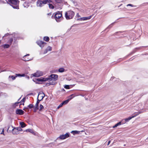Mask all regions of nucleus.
I'll list each match as a JSON object with an SVG mask.
<instances>
[{
  "instance_id": "obj_33",
  "label": "nucleus",
  "mask_w": 148,
  "mask_h": 148,
  "mask_svg": "<svg viewBox=\"0 0 148 148\" xmlns=\"http://www.w3.org/2000/svg\"><path fill=\"white\" fill-rule=\"evenodd\" d=\"M25 97H24L22 99V100L20 102H19V103H23V105H24V102L25 101Z\"/></svg>"
},
{
  "instance_id": "obj_22",
  "label": "nucleus",
  "mask_w": 148,
  "mask_h": 148,
  "mask_svg": "<svg viewBox=\"0 0 148 148\" xmlns=\"http://www.w3.org/2000/svg\"><path fill=\"white\" fill-rule=\"evenodd\" d=\"M55 85V83L53 82H52L50 81H49V83H47L46 84L45 86H48L50 85Z\"/></svg>"
},
{
  "instance_id": "obj_8",
  "label": "nucleus",
  "mask_w": 148,
  "mask_h": 148,
  "mask_svg": "<svg viewBox=\"0 0 148 148\" xmlns=\"http://www.w3.org/2000/svg\"><path fill=\"white\" fill-rule=\"evenodd\" d=\"M37 43L38 45L41 48H42L45 45H46V43L41 40H38L37 41Z\"/></svg>"
},
{
  "instance_id": "obj_62",
  "label": "nucleus",
  "mask_w": 148,
  "mask_h": 148,
  "mask_svg": "<svg viewBox=\"0 0 148 148\" xmlns=\"http://www.w3.org/2000/svg\"><path fill=\"white\" fill-rule=\"evenodd\" d=\"M124 146H125V145H124Z\"/></svg>"
},
{
  "instance_id": "obj_2",
  "label": "nucleus",
  "mask_w": 148,
  "mask_h": 148,
  "mask_svg": "<svg viewBox=\"0 0 148 148\" xmlns=\"http://www.w3.org/2000/svg\"><path fill=\"white\" fill-rule=\"evenodd\" d=\"M74 15L73 11L70 10L65 12V16L66 19L69 20L73 18Z\"/></svg>"
},
{
  "instance_id": "obj_58",
  "label": "nucleus",
  "mask_w": 148,
  "mask_h": 148,
  "mask_svg": "<svg viewBox=\"0 0 148 148\" xmlns=\"http://www.w3.org/2000/svg\"><path fill=\"white\" fill-rule=\"evenodd\" d=\"M122 5V4H121L119 6H118V7H119H119H120L121 6V5Z\"/></svg>"
},
{
  "instance_id": "obj_48",
  "label": "nucleus",
  "mask_w": 148,
  "mask_h": 148,
  "mask_svg": "<svg viewBox=\"0 0 148 148\" xmlns=\"http://www.w3.org/2000/svg\"><path fill=\"white\" fill-rule=\"evenodd\" d=\"M16 77H19V76L21 77V74H16Z\"/></svg>"
},
{
  "instance_id": "obj_55",
  "label": "nucleus",
  "mask_w": 148,
  "mask_h": 148,
  "mask_svg": "<svg viewBox=\"0 0 148 148\" xmlns=\"http://www.w3.org/2000/svg\"><path fill=\"white\" fill-rule=\"evenodd\" d=\"M25 76V74H21V77H24Z\"/></svg>"
},
{
  "instance_id": "obj_1",
  "label": "nucleus",
  "mask_w": 148,
  "mask_h": 148,
  "mask_svg": "<svg viewBox=\"0 0 148 148\" xmlns=\"http://www.w3.org/2000/svg\"><path fill=\"white\" fill-rule=\"evenodd\" d=\"M7 3L15 9H19V1L18 0H5Z\"/></svg>"
},
{
  "instance_id": "obj_14",
  "label": "nucleus",
  "mask_w": 148,
  "mask_h": 148,
  "mask_svg": "<svg viewBox=\"0 0 148 148\" xmlns=\"http://www.w3.org/2000/svg\"><path fill=\"white\" fill-rule=\"evenodd\" d=\"M143 46L140 47H137L135 48L130 53V54L131 55L132 54L134 53H135L137 51V50H140L141 49V48L142 47H143Z\"/></svg>"
},
{
  "instance_id": "obj_40",
  "label": "nucleus",
  "mask_w": 148,
  "mask_h": 148,
  "mask_svg": "<svg viewBox=\"0 0 148 148\" xmlns=\"http://www.w3.org/2000/svg\"><path fill=\"white\" fill-rule=\"evenodd\" d=\"M55 1L59 3H60L62 2V1L61 0H55Z\"/></svg>"
},
{
  "instance_id": "obj_25",
  "label": "nucleus",
  "mask_w": 148,
  "mask_h": 148,
  "mask_svg": "<svg viewBox=\"0 0 148 148\" xmlns=\"http://www.w3.org/2000/svg\"><path fill=\"white\" fill-rule=\"evenodd\" d=\"M13 39L12 38H11L8 41V43L11 45L13 41Z\"/></svg>"
},
{
  "instance_id": "obj_39",
  "label": "nucleus",
  "mask_w": 148,
  "mask_h": 148,
  "mask_svg": "<svg viewBox=\"0 0 148 148\" xmlns=\"http://www.w3.org/2000/svg\"><path fill=\"white\" fill-rule=\"evenodd\" d=\"M43 108H44V107H43V106H42L41 104L40 105L39 111H41L42 110V109Z\"/></svg>"
},
{
  "instance_id": "obj_47",
  "label": "nucleus",
  "mask_w": 148,
  "mask_h": 148,
  "mask_svg": "<svg viewBox=\"0 0 148 148\" xmlns=\"http://www.w3.org/2000/svg\"><path fill=\"white\" fill-rule=\"evenodd\" d=\"M10 35V34L9 33H6L5 34L4 36L3 37V38L4 37H6Z\"/></svg>"
},
{
  "instance_id": "obj_12",
  "label": "nucleus",
  "mask_w": 148,
  "mask_h": 148,
  "mask_svg": "<svg viewBox=\"0 0 148 148\" xmlns=\"http://www.w3.org/2000/svg\"><path fill=\"white\" fill-rule=\"evenodd\" d=\"M30 3H32V1H29L28 0L27 1H25L23 4V5L25 8H27L29 5Z\"/></svg>"
},
{
  "instance_id": "obj_19",
  "label": "nucleus",
  "mask_w": 148,
  "mask_h": 148,
  "mask_svg": "<svg viewBox=\"0 0 148 148\" xmlns=\"http://www.w3.org/2000/svg\"><path fill=\"white\" fill-rule=\"evenodd\" d=\"M38 109V104L36 103L34 108V112H36V110Z\"/></svg>"
},
{
  "instance_id": "obj_56",
  "label": "nucleus",
  "mask_w": 148,
  "mask_h": 148,
  "mask_svg": "<svg viewBox=\"0 0 148 148\" xmlns=\"http://www.w3.org/2000/svg\"><path fill=\"white\" fill-rule=\"evenodd\" d=\"M110 140H109L108 142V144H107V145H109V144H110Z\"/></svg>"
},
{
  "instance_id": "obj_34",
  "label": "nucleus",
  "mask_w": 148,
  "mask_h": 148,
  "mask_svg": "<svg viewBox=\"0 0 148 148\" xmlns=\"http://www.w3.org/2000/svg\"><path fill=\"white\" fill-rule=\"evenodd\" d=\"M43 79H42V77H40V78H37V81L38 82H43V80H42Z\"/></svg>"
},
{
  "instance_id": "obj_32",
  "label": "nucleus",
  "mask_w": 148,
  "mask_h": 148,
  "mask_svg": "<svg viewBox=\"0 0 148 148\" xmlns=\"http://www.w3.org/2000/svg\"><path fill=\"white\" fill-rule=\"evenodd\" d=\"M45 4H47V3H50L52 1L51 0H45Z\"/></svg>"
},
{
  "instance_id": "obj_27",
  "label": "nucleus",
  "mask_w": 148,
  "mask_h": 148,
  "mask_svg": "<svg viewBox=\"0 0 148 148\" xmlns=\"http://www.w3.org/2000/svg\"><path fill=\"white\" fill-rule=\"evenodd\" d=\"M10 45L9 44H5L3 45L2 46L4 48H8L10 47Z\"/></svg>"
},
{
  "instance_id": "obj_50",
  "label": "nucleus",
  "mask_w": 148,
  "mask_h": 148,
  "mask_svg": "<svg viewBox=\"0 0 148 148\" xmlns=\"http://www.w3.org/2000/svg\"><path fill=\"white\" fill-rule=\"evenodd\" d=\"M26 109H28V108L26 107H25L23 109V110H25V111H26Z\"/></svg>"
},
{
  "instance_id": "obj_24",
  "label": "nucleus",
  "mask_w": 148,
  "mask_h": 148,
  "mask_svg": "<svg viewBox=\"0 0 148 148\" xmlns=\"http://www.w3.org/2000/svg\"><path fill=\"white\" fill-rule=\"evenodd\" d=\"M41 92V93H42V94H41V95H39V97L41 98V100H42L43 99L44 97H45V95L43 92Z\"/></svg>"
},
{
  "instance_id": "obj_15",
  "label": "nucleus",
  "mask_w": 148,
  "mask_h": 148,
  "mask_svg": "<svg viewBox=\"0 0 148 148\" xmlns=\"http://www.w3.org/2000/svg\"><path fill=\"white\" fill-rule=\"evenodd\" d=\"M12 133L14 135L17 134L19 133V132L18 131L16 127H14L12 130Z\"/></svg>"
},
{
  "instance_id": "obj_21",
  "label": "nucleus",
  "mask_w": 148,
  "mask_h": 148,
  "mask_svg": "<svg viewBox=\"0 0 148 148\" xmlns=\"http://www.w3.org/2000/svg\"><path fill=\"white\" fill-rule=\"evenodd\" d=\"M123 121V120L122 121H121V122H119V123H117L113 127V128H115V127H117V126H119V125H120L121 124H122V123Z\"/></svg>"
},
{
  "instance_id": "obj_49",
  "label": "nucleus",
  "mask_w": 148,
  "mask_h": 148,
  "mask_svg": "<svg viewBox=\"0 0 148 148\" xmlns=\"http://www.w3.org/2000/svg\"><path fill=\"white\" fill-rule=\"evenodd\" d=\"M48 51H47V49H46L44 52V54L46 53Z\"/></svg>"
},
{
  "instance_id": "obj_51",
  "label": "nucleus",
  "mask_w": 148,
  "mask_h": 148,
  "mask_svg": "<svg viewBox=\"0 0 148 148\" xmlns=\"http://www.w3.org/2000/svg\"><path fill=\"white\" fill-rule=\"evenodd\" d=\"M28 1H32V3H33L35 1V0H28Z\"/></svg>"
},
{
  "instance_id": "obj_31",
  "label": "nucleus",
  "mask_w": 148,
  "mask_h": 148,
  "mask_svg": "<svg viewBox=\"0 0 148 148\" xmlns=\"http://www.w3.org/2000/svg\"><path fill=\"white\" fill-rule=\"evenodd\" d=\"M27 107H28V108L29 109H31L34 107L33 106V104H29L27 106Z\"/></svg>"
},
{
  "instance_id": "obj_53",
  "label": "nucleus",
  "mask_w": 148,
  "mask_h": 148,
  "mask_svg": "<svg viewBox=\"0 0 148 148\" xmlns=\"http://www.w3.org/2000/svg\"><path fill=\"white\" fill-rule=\"evenodd\" d=\"M77 17H80V15H79L78 13H77Z\"/></svg>"
},
{
  "instance_id": "obj_36",
  "label": "nucleus",
  "mask_w": 148,
  "mask_h": 148,
  "mask_svg": "<svg viewBox=\"0 0 148 148\" xmlns=\"http://www.w3.org/2000/svg\"><path fill=\"white\" fill-rule=\"evenodd\" d=\"M16 77V76L15 77L13 75H10L9 77V78L11 77L13 80H14L15 79Z\"/></svg>"
},
{
  "instance_id": "obj_7",
  "label": "nucleus",
  "mask_w": 148,
  "mask_h": 148,
  "mask_svg": "<svg viewBox=\"0 0 148 148\" xmlns=\"http://www.w3.org/2000/svg\"><path fill=\"white\" fill-rule=\"evenodd\" d=\"M43 73L41 71H37L36 72L34 73L33 75L34 77H39L42 75Z\"/></svg>"
},
{
  "instance_id": "obj_5",
  "label": "nucleus",
  "mask_w": 148,
  "mask_h": 148,
  "mask_svg": "<svg viewBox=\"0 0 148 148\" xmlns=\"http://www.w3.org/2000/svg\"><path fill=\"white\" fill-rule=\"evenodd\" d=\"M45 4H46L45 0H43V1L38 0L36 3V6L37 7H42Z\"/></svg>"
},
{
  "instance_id": "obj_13",
  "label": "nucleus",
  "mask_w": 148,
  "mask_h": 148,
  "mask_svg": "<svg viewBox=\"0 0 148 148\" xmlns=\"http://www.w3.org/2000/svg\"><path fill=\"white\" fill-rule=\"evenodd\" d=\"M92 17L91 16H89L88 17H83L82 18H79L77 19V20H80V21H84V20H86L88 19H90Z\"/></svg>"
},
{
  "instance_id": "obj_16",
  "label": "nucleus",
  "mask_w": 148,
  "mask_h": 148,
  "mask_svg": "<svg viewBox=\"0 0 148 148\" xmlns=\"http://www.w3.org/2000/svg\"><path fill=\"white\" fill-rule=\"evenodd\" d=\"M73 97H71L70 98H69V99H68L67 100H65L62 103L63 105H65V104H67L68 102H69V101L71 100V99H73Z\"/></svg>"
},
{
  "instance_id": "obj_54",
  "label": "nucleus",
  "mask_w": 148,
  "mask_h": 148,
  "mask_svg": "<svg viewBox=\"0 0 148 148\" xmlns=\"http://www.w3.org/2000/svg\"><path fill=\"white\" fill-rule=\"evenodd\" d=\"M47 15L48 16H50L51 15V13H49L47 14Z\"/></svg>"
},
{
  "instance_id": "obj_17",
  "label": "nucleus",
  "mask_w": 148,
  "mask_h": 148,
  "mask_svg": "<svg viewBox=\"0 0 148 148\" xmlns=\"http://www.w3.org/2000/svg\"><path fill=\"white\" fill-rule=\"evenodd\" d=\"M25 131L26 132H28L31 133L32 134L35 135V133L34 131L33 130H32L31 129H28L26 130Z\"/></svg>"
},
{
  "instance_id": "obj_35",
  "label": "nucleus",
  "mask_w": 148,
  "mask_h": 148,
  "mask_svg": "<svg viewBox=\"0 0 148 148\" xmlns=\"http://www.w3.org/2000/svg\"><path fill=\"white\" fill-rule=\"evenodd\" d=\"M52 47L49 46L47 47L46 49H47V51H51L52 50Z\"/></svg>"
},
{
  "instance_id": "obj_26",
  "label": "nucleus",
  "mask_w": 148,
  "mask_h": 148,
  "mask_svg": "<svg viewBox=\"0 0 148 148\" xmlns=\"http://www.w3.org/2000/svg\"><path fill=\"white\" fill-rule=\"evenodd\" d=\"M43 40L46 41L48 42L49 40V38L48 36H45L43 38Z\"/></svg>"
},
{
  "instance_id": "obj_6",
  "label": "nucleus",
  "mask_w": 148,
  "mask_h": 148,
  "mask_svg": "<svg viewBox=\"0 0 148 148\" xmlns=\"http://www.w3.org/2000/svg\"><path fill=\"white\" fill-rule=\"evenodd\" d=\"M69 136V133H66L65 134H62L58 138L61 140L64 139Z\"/></svg>"
},
{
  "instance_id": "obj_57",
  "label": "nucleus",
  "mask_w": 148,
  "mask_h": 148,
  "mask_svg": "<svg viewBox=\"0 0 148 148\" xmlns=\"http://www.w3.org/2000/svg\"><path fill=\"white\" fill-rule=\"evenodd\" d=\"M26 77H27V78L28 79H29V76H27H27H26Z\"/></svg>"
},
{
  "instance_id": "obj_41",
  "label": "nucleus",
  "mask_w": 148,
  "mask_h": 148,
  "mask_svg": "<svg viewBox=\"0 0 148 148\" xmlns=\"http://www.w3.org/2000/svg\"><path fill=\"white\" fill-rule=\"evenodd\" d=\"M127 6H131L132 7H136V5H133L132 4H127Z\"/></svg>"
},
{
  "instance_id": "obj_42",
  "label": "nucleus",
  "mask_w": 148,
  "mask_h": 148,
  "mask_svg": "<svg viewBox=\"0 0 148 148\" xmlns=\"http://www.w3.org/2000/svg\"><path fill=\"white\" fill-rule=\"evenodd\" d=\"M114 23H112V24H111L110 25L107 27V28H110L111 27H112V26L113 25Z\"/></svg>"
},
{
  "instance_id": "obj_18",
  "label": "nucleus",
  "mask_w": 148,
  "mask_h": 148,
  "mask_svg": "<svg viewBox=\"0 0 148 148\" xmlns=\"http://www.w3.org/2000/svg\"><path fill=\"white\" fill-rule=\"evenodd\" d=\"M41 94H42V93H41L40 92H39V94H38V96L37 98V100L36 103V104H38L39 105V103L40 101H41L42 100L41 99L39 100L38 99V97H39V96L40 95H41Z\"/></svg>"
},
{
  "instance_id": "obj_3",
  "label": "nucleus",
  "mask_w": 148,
  "mask_h": 148,
  "mask_svg": "<svg viewBox=\"0 0 148 148\" xmlns=\"http://www.w3.org/2000/svg\"><path fill=\"white\" fill-rule=\"evenodd\" d=\"M49 81L55 83V85L56 83V81L57 80L58 75L55 74H51L49 76Z\"/></svg>"
},
{
  "instance_id": "obj_10",
  "label": "nucleus",
  "mask_w": 148,
  "mask_h": 148,
  "mask_svg": "<svg viewBox=\"0 0 148 148\" xmlns=\"http://www.w3.org/2000/svg\"><path fill=\"white\" fill-rule=\"evenodd\" d=\"M16 114L19 115H23L24 113V111L21 109H17L16 111Z\"/></svg>"
},
{
  "instance_id": "obj_29",
  "label": "nucleus",
  "mask_w": 148,
  "mask_h": 148,
  "mask_svg": "<svg viewBox=\"0 0 148 148\" xmlns=\"http://www.w3.org/2000/svg\"><path fill=\"white\" fill-rule=\"evenodd\" d=\"M49 6L50 9H53L54 8V6L52 4L49 3Z\"/></svg>"
},
{
  "instance_id": "obj_4",
  "label": "nucleus",
  "mask_w": 148,
  "mask_h": 148,
  "mask_svg": "<svg viewBox=\"0 0 148 148\" xmlns=\"http://www.w3.org/2000/svg\"><path fill=\"white\" fill-rule=\"evenodd\" d=\"M62 14L60 12H58L55 14V18L56 21L58 22H60L62 20L61 19Z\"/></svg>"
},
{
  "instance_id": "obj_52",
  "label": "nucleus",
  "mask_w": 148,
  "mask_h": 148,
  "mask_svg": "<svg viewBox=\"0 0 148 148\" xmlns=\"http://www.w3.org/2000/svg\"><path fill=\"white\" fill-rule=\"evenodd\" d=\"M1 134L4 135V130L3 129V130Z\"/></svg>"
},
{
  "instance_id": "obj_9",
  "label": "nucleus",
  "mask_w": 148,
  "mask_h": 148,
  "mask_svg": "<svg viewBox=\"0 0 148 148\" xmlns=\"http://www.w3.org/2000/svg\"><path fill=\"white\" fill-rule=\"evenodd\" d=\"M29 56V54H27L24 56L23 57V59L22 60L25 61H28L31 60H32L31 58L28 57L27 56Z\"/></svg>"
},
{
  "instance_id": "obj_45",
  "label": "nucleus",
  "mask_w": 148,
  "mask_h": 148,
  "mask_svg": "<svg viewBox=\"0 0 148 148\" xmlns=\"http://www.w3.org/2000/svg\"><path fill=\"white\" fill-rule=\"evenodd\" d=\"M33 81L35 82H36V84H38V82H36V81H37V78H35V79H33Z\"/></svg>"
},
{
  "instance_id": "obj_11",
  "label": "nucleus",
  "mask_w": 148,
  "mask_h": 148,
  "mask_svg": "<svg viewBox=\"0 0 148 148\" xmlns=\"http://www.w3.org/2000/svg\"><path fill=\"white\" fill-rule=\"evenodd\" d=\"M138 114H137L131 117H129L128 118H126L123 121L122 124H123L125 123L126 122L130 120L132 118H133L135 117L136 116H137Z\"/></svg>"
},
{
  "instance_id": "obj_60",
  "label": "nucleus",
  "mask_w": 148,
  "mask_h": 148,
  "mask_svg": "<svg viewBox=\"0 0 148 148\" xmlns=\"http://www.w3.org/2000/svg\"><path fill=\"white\" fill-rule=\"evenodd\" d=\"M1 40H0V43H1Z\"/></svg>"
},
{
  "instance_id": "obj_23",
  "label": "nucleus",
  "mask_w": 148,
  "mask_h": 148,
  "mask_svg": "<svg viewBox=\"0 0 148 148\" xmlns=\"http://www.w3.org/2000/svg\"><path fill=\"white\" fill-rule=\"evenodd\" d=\"M80 132V131H78L75 130V131H72L71 133L73 134V135H75L77 134H79V132Z\"/></svg>"
},
{
  "instance_id": "obj_20",
  "label": "nucleus",
  "mask_w": 148,
  "mask_h": 148,
  "mask_svg": "<svg viewBox=\"0 0 148 148\" xmlns=\"http://www.w3.org/2000/svg\"><path fill=\"white\" fill-rule=\"evenodd\" d=\"M20 125L21 127L23 128L25 127L26 124L23 122H20Z\"/></svg>"
},
{
  "instance_id": "obj_38",
  "label": "nucleus",
  "mask_w": 148,
  "mask_h": 148,
  "mask_svg": "<svg viewBox=\"0 0 148 148\" xmlns=\"http://www.w3.org/2000/svg\"><path fill=\"white\" fill-rule=\"evenodd\" d=\"M16 128L18 132H19V131H21L23 130L22 129L21 127H17Z\"/></svg>"
},
{
  "instance_id": "obj_61",
  "label": "nucleus",
  "mask_w": 148,
  "mask_h": 148,
  "mask_svg": "<svg viewBox=\"0 0 148 148\" xmlns=\"http://www.w3.org/2000/svg\"><path fill=\"white\" fill-rule=\"evenodd\" d=\"M9 127H8V130L9 129Z\"/></svg>"
},
{
  "instance_id": "obj_46",
  "label": "nucleus",
  "mask_w": 148,
  "mask_h": 148,
  "mask_svg": "<svg viewBox=\"0 0 148 148\" xmlns=\"http://www.w3.org/2000/svg\"><path fill=\"white\" fill-rule=\"evenodd\" d=\"M75 96V94H72L71 95H70L69 96V98L71 97H73V98H74Z\"/></svg>"
},
{
  "instance_id": "obj_44",
  "label": "nucleus",
  "mask_w": 148,
  "mask_h": 148,
  "mask_svg": "<svg viewBox=\"0 0 148 148\" xmlns=\"http://www.w3.org/2000/svg\"><path fill=\"white\" fill-rule=\"evenodd\" d=\"M63 105V104L62 103H61L60 105H59V106L58 107V108L59 109L60 107L62 106Z\"/></svg>"
},
{
  "instance_id": "obj_37",
  "label": "nucleus",
  "mask_w": 148,
  "mask_h": 148,
  "mask_svg": "<svg viewBox=\"0 0 148 148\" xmlns=\"http://www.w3.org/2000/svg\"><path fill=\"white\" fill-rule=\"evenodd\" d=\"M42 79H43L42 80H43V82L46 81H47L48 80H49V77L48 78H43L42 77Z\"/></svg>"
},
{
  "instance_id": "obj_43",
  "label": "nucleus",
  "mask_w": 148,
  "mask_h": 148,
  "mask_svg": "<svg viewBox=\"0 0 148 148\" xmlns=\"http://www.w3.org/2000/svg\"><path fill=\"white\" fill-rule=\"evenodd\" d=\"M64 88L66 89H69V88L70 87L69 85H66L64 87Z\"/></svg>"
},
{
  "instance_id": "obj_59",
  "label": "nucleus",
  "mask_w": 148,
  "mask_h": 148,
  "mask_svg": "<svg viewBox=\"0 0 148 148\" xmlns=\"http://www.w3.org/2000/svg\"><path fill=\"white\" fill-rule=\"evenodd\" d=\"M84 132V131H81V132Z\"/></svg>"
},
{
  "instance_id": "obj_30",
  "label": "nucleus",
  "mask_w": 148,
  "mask_h": 148,
  "mask_svg": "<svg viewBox=\"0 0 148 148\" xmlns=\"http://www.w3.org/2000/svg\"><path fill=\"white\" fill-rule=\"evenodd\" d=\"M19 103V102H16L12 105L13 108H15L16 107L18 106V104Z\"/></svg>"
},
{
  "instance_id": "obj_28",
  "label": "nucleus",
  "mask_w": 148,
  "mask_h": 148,
  "mask_svg": "<svg viewBox=\"0 0 148 148\" xmlns=\"http://www.w3.org/2000/svg\"><path fill=\"white\" fill-rule=\"evenodd\" d=\"M64 68H62L59 69L58 71L60 73H62L64 71Z\"/></svg>"
}]
</instances>
